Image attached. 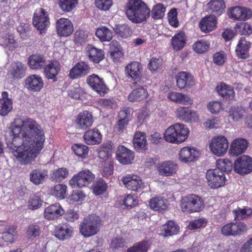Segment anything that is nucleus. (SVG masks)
Listing matches in <instances>:
<instances>
[{
	"mask_svg": "<svg viewBox=\"0 0 252 252\" xmlns=\"http://www.w3.org/2000/svg\"><path fill=\"white\" fill-rule=\"evenodd\" d=\"M110 247L113 251L122 250L126 247V242L121 237H115L112 239Z\"/></svg>",
	"mask_w": 252,
	"mask_h": 252,
	"instance_id": "57",
	"label": "nucleus"
},
{
	"mask_svg": "<svg viewBox=\"0 0 252 252\" xmlns=\"http://www.w3.org/2000/svg\"><path fill=\"white\" fill-rule=\"evenodd\" d=\"M206 177L209 186L212 189H217L223 186L226 181L224 173L218 169L208 170Z\"/></svg>",
	"mask_w": 252,
	"mask_h": 252,
	"instance_id": "10",
	"label": "nucleus"
},
{
	"mask_svg": "<svg viewBox=\"0 0 252 252\" xmlns=\"http://www.w3.org/2000/svg\"><path fill=\"white\" fill-rule=\"evenodd\" d=\"M67 186L64 184H58L54 186L52 194L58 198L62 199L66 197Z\"/></svg>",
	"mask_w": 252,
	"mask_h": 252,
	"instance_id": "54",
	"label": "nucleus"
},
{
	"mask_svg": "<svg viewBox=\"0 0 252 252\" xmlns=\"http://www.w3.org/2000/svg\"><path fill=\"white\" fill-rule=\"evenodd\" d=\"M207 108L212 114H218L222 109V103L219 101H212L208 104Z\"/></svg>",
	"mask_w": 252,
	"mask_h": 252,
	"instance_id": "63",
	"label": "nucleus"
},
{
	"mask_svg": "<svg viewBox=\"0 0 252 252\" xmlns=\"http://www.w3.org/2000/svg\"><path fill=\"white\" fill-rule=\"evenodd\" d=\"M229 17L238 21H245L252 17V10L248 7L236 6L229 10Z\"/></svg>",
	"mask_w": 252,
	"mask_h": 252,
	"instance_id": "15",
	"label": "nucleus"
},
{
	"mask_svg": "<svg viewBox=\"0 0 252 252\" xmlns=\"http://www.w3.org/2000/svg\"><path fill=\"white\" fill-rule=\"evenodd\" d=\"M150 12V8L142 0H129L126 4V15L133 23L146 22Z\"/></svg>",
	"mask_w": 252,
	"mask_h": 252,
	"instance_id": "3",
	"label": "nucleus"
},
{
	"mask_svg": "<svg viewBox=\"0 0 252 252\" xmlns=\"http://www.w3.org/2000/svg\"><path fill=\"white\" fill-rule=\"evenodd\" d=\"M180 205L182 211L187 214L200 212L205 207L204 200L199 196L194 194L184 196Z\"/></svg>",
	"mask_w": 252,
	"mask_h": 252,
	"instance_id": "4",
	"label": "nucleus"
},
{
	"mask_svg": "<svg viewBox=\"0 0 252 252\" xmlns=\"http://www.w3.org/2000/svg\"><path fill=\"white\" fill-rule=\"evenodd\" d=\"M100 105L107 109H115L117 107V102L112 97L107 98H102L99 100Z\"/></svg>",
	"mask_w": 252,
	"mask_h": 252,
	"instance_id": "61",
	"label": "nucleus"
},
{
	"mask_svg": "<svg viewBox=\"0 0 252 252\" xmlns=\"http://www.w3.org/2000/svg\"><path fill=\"white\" fill-rule=\"evenodd\" d=\"M87 82L89 86L96 92L101 96H104L109 90L102 78L98 75L93 74L89 75L87 79Z\"/></svg>",
	"mask_w": 252,
	"mask_h": 252,
	"instance_id": "13",
	"label": "nucleus"
},
{
	"mask_svg": "<svg viewBox=\"0 0 252 252\" xmlns=\"http://www.w3.org/2000/svg\"><path fill=\"white\" fill-rule=\"evenodd\" d=\"M157 169L160 175L169 176L175 173L177 165L170 161H166L159 164Z\"/></svg>",
	"mask_w": 252,
	"mask_h": 252,
	"instance_id": "27",
	"label": "nucleus"
},
{
	"mask_svg": "<svg viewBox=\"0 0 252 252\" xmlns=\"http://www.w3.org/2000/svg\"><path fill=\"white\" fill-rule=\"evenodd\" d=\"M56 29L60 36H67L73 31V27L71 21L67 18H60L56 22Z\"/></svg>",
	"mask_w": 252,
	"mask_h": 252,
	"instance_id": "17",
	"label": "nucleus"
},
{
	"mask_svg": "<svg viewBox=\"0 0 252 252\" xmlns=\"http://www.w3.org/2000/svg\"><path fill=\"white\" fill-rule=\"evenodd\" d=\"M90 70L91 68L87 63L80 62L70 69L69 77L72 79L81 78L89 73Z\"/></svg>",
	"mask_w": 252,
	"mask_h": 252,
	"instance_id": "16",
	"label": "nucleus"
},
{
	"mask_svg": "<svg viewBox=\"0 0 252 252\" xmlns=\"http://www.w3.org/2000/svg\"><path fill=\"white\" fill-rule=\"evenodd\" d=\"M177 114L180 120L186 122H195L198 119V116L196 112L188 107H179L177 110Z\"/></svg>",
	"mask_w": 252,
	"mask_h": 252,
	"instance_id": "23",
	"label": "nucleus"
},
{
	"mask_svg": "<svg viewBox=\"0 0 252 252\" xmlns=\"http://www.w3.org/2000/svg\"><path fill=\"white\" fill-rule=\"evenodd\" d=\"M26 137L24 141L16 138L8 148L9 153L21 165L31 164L35 160L43 149L45 139V135L40 134L31 140H29L30 137Z\"/></svg>",
	"mask_w": 252,
	"mask_h": 252,
	"instance_id": "1",
	"label": "nucleus"
},
{
	"mask_svg": "<svg viewBox=\"0 0 252 252\" xmlns=\"http://www.w3.org/2000/svg\"><path fill=\"white\" fill-rule=\"evenodd\" d=\"M85 142L88 145L99 144L101 142V134L97 129L86 131L84 135Z\"/></svg>",
	"mask_w": 252,
	"mask_h": 252,
	"instance_id": "35",
	"label": "nucleus"
},
{
	"mask_svg": "<svg viewBox=\"0 0 252 252\" xmlns=\"http://www.w3.org/2000/svg\"><path fill=\"white\" fill-rule=\"evenodd\" d=\"M209 43L204 39L198 40L193 45V49L197 53H204L209 49Z\"/></svg>",
	"mask_w": 252,
	"mask_h": 252,
	"instance_id": "56",
	"label": "nucleus"
},
{
	"mask_svg": "<svg viewBox=\"0 0 252 252\" xmlns=\"http://www.w3.org/2000/svg\"><path fill=\"white\" fill-rule=\"evenodd\" d=\"M68 175V171L66 168H59L54 171L51 179L53 181L61 182L66 178Z\"/></svg>",
	"mask_w": 252,
	"mask_h": 252,
	"instance_id": "53",
	"label": "nucleus"
},
{
	"mask_svg": "<svg viewBox=\"0 0 252 252\" xmlns=\"http://www.w3.org/2000/svg\"><path fill=\"white\" fill-rule=\"evenodd\" d=\"M209 148L213 154L218 156H221L224 155L228 150V140L223 136H218L211 140Z\"/></svg>",
	"mask_w": 252,
	"mask_h": 252,
	"instance_id": "11",
	"label": "nucleus"
},
{
	"mask_svg": "<svg viewBox=\"0 0 252 252\" xmlns=\"http://www.w3.org/2000/svg\"><path fill=\"white\" fill-rule=\"evenodd\" d=\"M189 129L185 126L179 123L169 127L165 131L164 138L166 141L180 143L188 137Z\"/></svg>",
	"mask_w": 252,
	"mask_h": 252,
	"instance_id": "6",
	"label": "nucleus"
},
{
	"mask_svg": "<svg viewBox=\"0 0 252 252\" xmlns=\"http://www.w3.org/2000/svg\"><path fill=\"white\" fill-rule=\"evenodd\" d=\"M116 157L118 160L124 164H128L131 163L134 158L133 151L124 146H119L116 152Z\"/></svg>",
	"mask_w": 252,
	"mask_h": 252,
	"instance_id": "19",
	"label": "nucleus"
},
{
	"mask_svg": "<svg viewBox=\"0 0 252 252\" xmlns=\"http://www.w3.org/2000/svg\"><path fill=\"white\" fill-rule=\"evenodd\" d=\"M177 87L180 89L193 85V77L189 73L186 72H180L176 76Z\"/></svg>",
	"mask_w": 252,
	"mask_h": 252,
	"instance_id": "26",
	"label": "nucleus"
},
{
	"mask_svg": "<svg viewBox=\"0 0 252 252\" xmlns=\"http://www.w3.org/2000/svg\"><path fill=\"white\" fill-rule=\"evenodd\" d=\"M60 70L59 64L57 62H50L45 65L44 68V74L48 79H53L54 81L57 80V75Z\"/></svg>",
	"mask_w": 252,
	"mask_h": 252,
	"instance_id": "36",
	"label": "nucleus"
},
{
	"mask_svg": "<svg viewBox=\"0 0 252 252\" xmlns=\"http://www.w3.org/2000/svg\"><path fill=\"white\" fill-rule=\"evenodd\" d=\"M47 176V171H41L39 169L32 170L30 175L31 181L35 185L42 184Z\"/></svg>",
	"mask_w": 252,
	"mask_h": 252,
	"instance_id": "39",
	"label": "nucleus"
},
{
	"mask_svg": "<svg viewBox=\"0 0 252 252\" xmlns=\"http://www.w3.org/2000/svg\"><path fill=\"white\" fill-rule=\"evenodd\" d=\"M108 52L114 60L120 59L123 56L122 47L116 40H113L110 43Z\"/></svg>",
	"mask_w": 252,
	"mask_h": 252,
	"instance_id": "40",
	"label": "nucleus"
},
{
	"mask_svg": "<svg viewBox=\"0 0 252 252\" xmlns=\"http://www.w3.org/2000/svg\"><path fill=\"white\" fill-rule=\"evenodd\" d=\"M162 64V60L160 59L153 58L148 64L149 70L154 72L160 68Z\"/></svg>",
	"mask_w": 252,
	"mask_h": 252,
	"instance_id": "64",
	"label": "nucleus"
},
{
	"mask_svg": "<svg viewBox=\"0 0 252 252\" xmlns=\"http://www.w3.org/2000/svg\"><path fill=\"white\" fill-rule=\"evenodd\" d=\"M150 207L157 211L165 210L166 207V200L161 197H156L152 198L149 201Z\"/></svg>",
	"mask_w": 252,
	"mask_h": 252,
	"instance_id": "43",
	"label": "nucleus"
},
{
	"mask_svg": "<svg viewBox=\"0 0 252 252\" xmlns=\"http://www.w3.org/2000/svg\"><path fill=\"white\" fill-rule=\"evenodd\" d=\"M64 214V211L59 203L50 205L45 208L44 217L48 220H55Z\"/></svg>",
	"mask_w": 252,
	"mask_h": 252,
	"instance_id": "18",
	"label": "nucleus"
},
{
	"mask_svg": "<svg viewBox=\"0 0 252 252\" xmlns=\"http://www.w3.org/2000/svg\"><path fill=\"white\" fill-rule=\"evenodd\" d=\"M217 19L214 15H210L203 18L199 23L201 30L208 33L213 30L216 26Z\"/></svg>",
	"mask_w": 252,
	"mask_h": 252,
	"instance_id": "34",
	"label": "nucleus"
},
{
	"mask_svg": "<svg viewBox=\"0 0 252 252\" xmlns=\"http://www.w3.org/2000/svg\"><path fill=\"white\" fill-rule=\"evenodd\" d=\"M21 121V126L15 124V123L12 124L9 128V131L7 132L5 135L7 137V134H9L12 136L9 139L6 137L8 148L9 144L13 142L17 138L24 141L27 138L26 137H29L30 138L29 140H31L35 138L38 134H40L41 136L44 135V132L40 125L34 120L31 118H24Z\"/></svg>",
	"mask_w": 252,
	"mask_h": 252,
	"instance_id": "2",
	"label": "nucleus"
},
{
	"mask_svg": "<svg viewBox=\"0 0 252 252\" xmlns=\"http://www.w3.org/2000/svg\"><path fill=\"white\" fill-rule=\"evenodd\" d=\"M94 179V175L89 170H84L74 175L69 181L72 187L82 188L87 186Z\"/></svg>",
	"mask_w": 252,
	"mask_h": 252,
	"instance_id": "9",
	"label": "nucleus"
},
{
	"mask_svg": "<svg viewBox=\"0 0 252 252\" xmlns=\"http://www.w3.org/2000/svg\"><path fill=\"white\" fill-rule=\"evenodd\" d=\"M125 71L126 77L131 78L133 80L137 79L135 82L137 84L140 82L138 79L140 75V63L137 62H133L128 64L125 67Z\"/></svg>",
	"mask_w": 252,
	"mask_h": 252,
	"instance_id": "29",
	"label": "nucleus"
},
{
	"mask_svg": "<svg viewBox=\"0 0 252 252\" xmlns=\"http://www.w3.org/2000/svg\"><path fill=\"white\" fill-rule=\"evenodd\" d=\"M27 67L20 62H17L12 66L11 74L13 77L16 78H22L26 75Z\"/></svg>",
	"mask_w": 252,
	"mask_h": 252,
	"instance_id": "44",
	"label": "nucleus"
},
{
	"mask_svg": "<svg viewBox=\"0 0 252 252\" xmlns=\"http://www.w3.org/2000/svg\"><path fill=\"white\" fill-rule=\"evenodd\" d=\"M130 116V113L127 110H123L120 111L119 114V120L117 122V128L119 131L122 130L125 126L127 125Z\"/></svg>",
	"mask_w": 252,
	"mask_h": 252,
	"instance_id": "46",
	"label": "nucleus"
},
{
	"mask_svg": "<svg viewBox=\"0 0 252 252\" xmlns=\"http://www.w3.org/2000/svg\"><path fill=\"white\" fill-rule=\"evenodd\" d=\"M61 9L65 12H68L74 9L77 4V0H58Z\"/></svg>",
	"mask_w": 252,
	"mask_h": 252,
	"instance_id": "51",
	"label": "nucleus"
},
{
	"mask_svg": "<svg viewBox=\"0 0 252 252\" xmlns=\"http://www.w3.org/2000/svg\"><path fill=\"white\" fill-rule=\"evenodd\" d=\"M248 142L247 140L238 138L234 140L231 144L229 150L230 154L238 156L244 153L247 148Z\"/></svg>",
	"mask_w": 252,
	"mask_h": 252,
	"instance_id": "22",
	"label": "nucleus"
},
{
	"mask_svg": "<svg viewBox=\"0 0 252 252\" xmlns=\"http://www.w3.org/2000/svg\"><path fill=\"white\" fill-rule=\"evenodd\" d=\"M165 12V7L161 3H158L155 5L151 11V17L155 20L162 18Z\"/></svg>",
	"mask_w": 252,
	"mask_h": 252,
	"instance_id": "52",
	"label": "nucleus"
},
{
	"mask_svg": "<svg viewBox=\"0 0 252 252\" xmlns=\"http://www.w3.org/2000/svg\"><path fill=\"white\" fill-rule=\"evenodd\" d=\"M48 12L42 8L36 10L34 13L32 19L33 26L39 32L40 34L45 33L47 28L50 25Z\"/></svg>",
	"mask_w": 252,
	"mask_h": 252,
	"instance_id": "7",
	"label": "nucleus"
},
{
	"mask_svg": "<svg viewBox=\"0 0 252 252\" xmlns=\"http://www.w3.org/2000/svg\"><path fill=\"white\" fill-rule=\"evenodd\" d=\"M235 172L245 175L252 171V158L246 155H243L237 158L234 164Z\"/></svg>",
	"mask_w": 252,
	"mask_h": 252,
	"instance_id": "12",
	"label": "nucleus"
},
{
	"mask_svg": "<svg viewBox=\"0 0 252 252\" xmlns=\"http://www.w3.org/2000/svg\"><path fill=\"white\" fill-rule=\"evenodd\" d=\"M198 155V152L194 149L184 147L180 151L179 159L183 162H189L195 160Z\"/></svg>",
	"mask_w": 252,
	"mask_h": 252,
	"instance_id": "30",
	"label": "nucleus"
},
{
	"mask_svg": "<svg viewBox=\"0 0 252 252\" xmlns=\"http://www.w3.org/2000/svg\"><path fill=\"white\" fill-rule=\"evenodd\" d=\"M216 90L219 94L224 98L228 100H233L235 97V93L232 86L221 83L218 85Z\"/></svg>",
	"mask_w": 252,
	"mask_h": 252,
	"instance_id": "31",
	"label": "nucleus"
},
{
	"mask_svg": "<svg viewBox=\"0 0 252 252\" xmlns=\"http://www.w3.org/2000/svg\"><path fill=\"white\" fill-rule=\"evenodd\" d=\"M179 230V226L173 220H169L163 224L161 227L160 235L165 237L177 234Z\"/></svg>",
	"mask_w": 252,
	"mask_h": 252,
	"instance_id": "33",
	"label": "nucleus"
},
{
	"mask_svg": "<svg viewBox=\"0 0 252 252\" xmlns=\"http://www.w3.org/2000/svg\"><path fill=\"white\" fill-rule=\"evenodd\" d=\"M244 110L239 107H232L229 110V116L235 121L241 119L243 115Z\"/></svg>",
	"mask_w": 252,
	"mask_h": 252,
	"instance_id": "59",
	"label": "nucleus"
},
{
	"mask_svg": "<svg viewBox=\"0 0 252 252\" xmlns=\"http://www.w3.org/2000/svg\"><path fill=\"white\" fill-rule=\"evenodd\" d=\"M87 51L89 60L95 63H100L104 58L103 51L92 45L87 46Z\"/></svg>",
	"mask_w": 252,
	"mask_h": 252,
	"instance_id": "32",
	"label": "nucleus"
},
{
	"mask_svg": "<svg viewBox=\"0 0 252 252\" xmlns=\"http://www.w3.org/2000/svg\"><path fill=\"white\" fill-rule=\"evenodd\" d=\"M72 231L67 225H58L55 230V236L60 240L68 239L71 236Z\"/></svg>",
	"mask_w": 252,
	"mask_h": 252,
	"instance_id": "41",
	"label": "nucleus"
},
{
	"mask_svg": "<svg viewBox=\"0 0 252 252\" xmlns=\"http://www.w3.org/2000/svg\"><path fill=\"white\" fill-rule=\"evenodd\" d=\"M186 36L184 32H180L175 34L171 39V44L174 50L179 51L185 45Z\"/></svg>",
	"mask_w": 252,
	"mask_h": 252,
	"instance_id": "38",
	"label": "nucleus"
},
{
	"mask_svg": "<svg viewBox=\"0 0 252 252\" xmlns=\"http://www.w3.org/2000/svg\"><path fill=\"white\" fill-rule=\"evenodd\" d=\"M133 145L134 149L139 152L145 151L147 149V142L144 132H136L133 139Z\"/></svg>",
	"mask_w": 252,
	"mask_h": 252,
	"instance_id": "28",
	"label": "nucleus"
},
{
	"mask_svg": "<svg viewBox=\"0 0 252 252\" xmlns=\"http://www.w3.org/2000/svg\"><path fill=\"white\" fill-rule=\"evenodd\" d=\"M251 47V43L250 41H247L244 37H241L235 49L237 56L241 59L249 58V50Z\"/></svg>",
	"mask_w": 252,
	"mask_h": 252,
	"instance_id": "21",
	"label": "nucleus"
},
{
	"mask_svg": "<svg viewBox=\"0 0 252 252\" xmlns=\"http://www.w3.org/2000/svg\"><path fill=\"white\" fill-rule=\"evenodd\" d=\"M42 203V201L38 196L32 195L28 202V207L30 209L35 210L41 206Z\"/></svg>",
	"mask_w": 252,
	"mask_h": 252,
	"instance_id": "60",
	"label": "nucleus"
},
{
	"mask_svg": "<svg viewBox=\"0 0 252 252\" xmlns=\"http://www.w3.org/2000/svg\"><path fill=\"white\" fill-rule=\"evenodd\" d=\"M29 65L32 69H41L46 65V61L43 55L33 54L29 58Z\"/></svg>",
	"mask_w": 252,
	"mask_h": 252,
	"instance_id": "37",
	"label": "nucleus"
},
{
	"mask_svg": "<svg viewBox=\"0 0 252 252\" xmlns=\"http://www.w3.org/2000/svg\"><path fill=\"white\" fill-rule=\"evenodd\" d=\"M27 88L31 91H39L43 86V81L41 77L37 75H31L25 81Z\"/></svg>",
	"mask_w": 252,
	"mask_h": 252,
	"instance_id": "24",
	"label": "nucleus"
},
{
	"mask_svg": "<svg viewBox=\"0 0 252 252\" xmlns=\"http://www.w3.org/2000/svg\"><path fill=\"white\" fill-rule=\"evenodd\" d=\"M97 152L100 158L106 160L111 156V145L110 144H103L97 149Z\"/></svg>",
	"mask_w": 252,
	"mask_h": 252,
	"instance_id": "50",
	"label": "nucleus"
},
{
	"mask_svg": "<svg viewBox=\"0 0 252 252\" xmlns=\"http://www.w3.org/2000/svg\"><path fill=\"white\" fill-rule=\"evenodd\" d=\"M101 225L100 218L94 214L85 217L80 226L81 234L85 237L96 234Z\"/></svg>",
	"mask_w": 252,
	"mask_h": 252,
	"instance_id": "5",
	"label": "nucleus"
},
{
	"mask_svg": "<svg viewBox=\"0 0 252 252\" xmlns=\"http://www.w3.org/2000/svg\"><path fill=\"white\" fill-rule=\"evenodd\" d=\"M247 230V225L242 222H230L221 228V233L225 236H237L243 234Z\"/></svg>",
	"mask_w": 252,
	"mask_h": 252,
	"instance_id": "8",
	"label": "nucleus"
},
{
	"mask_svg": "<svg viewBox=\"0 0 252 252\" xmlns=\"http://www.w3.org/2000/svg\"><path fill=\"white\" fill-rule=\"evenodd\" d=\"M148 92L143 87H139L133 90L128 95L130 101H141L145 98Z\"/></svg>",
	"mask_w": 252,
	"mask_h": 252,
	"instance_id": "42",
	"label": "nucleus"
},
{
	"mask_svg": "<svg viewBox=\"0 0 252 252\" xmlns=\"http://www.w3.org/2000/svg\"><path fill=\"white\" fill-rule=\"evenodd\" d=\"M217 168L220 171L228 173L232 171L233 168L232 162L227 159H219L216 162Z\"/></svg>",
	"mask_w": 252,
	"mask_h": 252,
	"instance_id": "49",
	"label": "nucleus"
},
{
	"mask_svg": "<svg viewBox=\"0 0 252 252\" xmlns=\"http://www.w3.org/2000/svg\"><path fill=\"white\" fill-rule=\"evenodd\" d=\"M113 30L117 34L123 38H127L132 33L130 28L126 24L117 25L113 28Z\"/></svg>",
	"mask_w": 252,
	"mask_h": 252,
	"instance_id": "48",
	"label": "nucleus"
},
{
	"mask_svg": "<svg viewBox=\"0 0 252 252\" xmlns=\"http://www.w3.org/2000/svg\"><path fill=\"white\" fill-rule=\"evenodd\" d=\"M94 123V119L91 113L87 111L80 112L77 116L76 124L77 126L85 130L91 127Z\"/></svg>",
	"mask_w": 252,
	"mask_h": 252,
	"instance_id": "20",
	"label": "nucleus"
},
{
	"mask_svg": "<svg viewBox=\"0 0 252 252\" xmlns=\"http://www.w3.org/2000/svg\"><path fill=\"white\" fill-rule=\"evenodd\" d=\"M72 149L75 154L79 157H84L88 154V148L84 145L74 144L72 146Z\"/></svg>",
	"mask_w": 252,
	"mask_h": 252,
	"instance_id": "62",
	"label": "nucleus"
},
{
	"mask_svg": "<svg viewBox=\"0 0 252 252\" xmlns=\"http://www.w3.org/2000/svg\"><path fill=\"white\" fill-rule=\"evenodd\" d=\"M95 35L101 41H109L112 38V32L105 26L98 28Z\"/></svg>",
	"mask_w": 252,
	"mask_h": 252,
	"instance_id": "45",
	"label": "nucleus"
},
{
	"mask_svg": "<svg viewBox=\"0 0 252 252\" xmlns=\"http://www.w3.org/2000/svg\"><path fill=\"white\" fill-rule=\"evenodd\" d=\"M40 233V227L37 224H32L28 227L26 234L28 238L34 239L39 236Z\"/></svg>",
	"mask_w": 252,
	"mask_h": 252,
	"instance_id": "58",
	"label": "nucleus"
},
{
	"mask_svg": "<svg viewBox=\"0 0 252 252\" xmlns=\"http://www.w3.org/2000/svg\"><path fill=\"white\" fill-rule=\"evenodd\" d=\"M12 108V102L10 99H0V115H6Z\"/></svg>",
	"mask_w": 252,
	"mask_h": 252,
	"instance_id": "55",
	"label": "nucleus"
},
{
	"mask_svg": "<svg viewBox=\"0 0 252 252\" xmlns=\"http://www.w3.org/2000/svg\"><path fill=\"white\" fill-rule=\"evenodd\" d=\"M207 11L220 16L224 11L225 3L224 0H211L207 4Z\"/></svg>",
	"mask_w": 252,
	"mask_h": 252,
	"instance_id": "25",
	"label": "nucleus"
},
{
	"mask_svg": "<svg viewBox=\"0 0 252 252\" xmlns=\"http://www.w3.org/2000/svg\"><path fill=\"white\" fill-rule=\"evenodd\" d=\"M122 181L128 189L137 192L142 191L146 187L141 179L137 175H127L122 178Z\"/></svg>",
	"mask_w": 252,
	"mask_h": 252,
	"instance_id": "14",
	"label": "nucleus"
},
{
	"mask_svg": "<svg viewBox=\"0 0 252 252\" xmlns=\"http://www.w3.org/2000/svg\"><path fill=\"white\" fill-rule=\"evenodd\" d=\"M235 220H244L252 216V209L249 207L244 208H238L233 211Z\"/></svg>",
	"mask_w": 252,
	"mask_h": 252,
	"instance_id": "47",
	"label": "nucleus"
}]
</instances>
